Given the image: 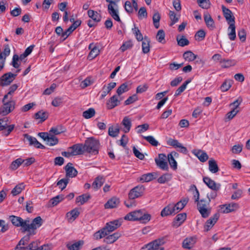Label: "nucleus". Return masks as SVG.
<instances>
[{
	"instance_id": "nucleus-1",
	"label": "nucleus",
	"mask_w": 250,
	"mask_h": 250,
	"mask_svg": "<svg viewBox=\"0 0 250 250\" xmlns=\"http://www.w3.org/2000/svg\"><path fill=\"white\" fill-rule=\"evenodd\" d=\"M150 218L151 215L145 212L144 210L142 209L131 211L127 213L124 217L125 220H126L132 221L139 220L144 223L148 222Z\"/></svg>"
},
{
	"instance_id": "nucleus-2",
	"label": "nucleus",
	"mask_w": 250,
	"mask_h": 250,
	"mask_svg": "<svg viewBox=\"0 0 250 250\" xmlns=\"http://www.w3.org/2000/svg\"><path fill=\"white\" fill-rule=\"evenodd\" d=\"M84 150L92 155H96L99 152L100 143L99 141L89 138L85 142L83 146Z\"/></svg>"
},
{
	"instance_id": "nucleus-3",
	"label": "nucleus",
	"mask_w": 250,
	"mask_h": 250,
	"mask_svg": "<svg viewBox=\"0 0 250 250\" xmlns=\"http://www.w3.org/2000/svg\"><path fill=\"white\" fill-rule=\"evenodd\" d=\"M26 231L30 233V234H34V231L40 227L43 223V220L40 216L34 218L30 223L29 218L26 219Z\"/></svg>"
},
{
	"instance_id": "nucleus-4",
	"label": "nucleus",
	"mask_w": 250,
	"mask_h": 250,
	"mask_svg": "<svg viewBox=\"0 0 250 250\" xmlns=\"http://www.w3.org/2000/svg\"><path fill=\"white\" fill-rule=\"evenodd\" d=\"M2 105L0 107V115L6 116L14 110L15 107L16 102L11 100H2Z\"/></svg>"
},
{
	"instance_id": "nucleus-5",
	"label": "nucleus",
	"mask_w": 250,
	"mask_h": 250,
	"mask_svg": "<svg viewBox=\"0 0 250 250\" xmlns=\"http://www.w3.org/2000/svg\"><path fill=\"white\" fill-rule=\"evenodd\" d=\"M164 243L163 239H157L145 245L141 248V250H164L162 246Z\"/></svg>"
},
{
	"instance_id": "nucleus-6",
	"label": "nucleus",
	"mask_w": 250,
	"mask_h": 250,
	"mask_svg": "<svg viewBox=\"0 0 250 250\" xmlns=\"http://www.w3.org/2000/svg\"><path fill=\"white\" fill-rule=\"evenodd\" d=\"M9 219L13 225L16 227H21L23 231H26V219L23 220L21 217L15 215L9 216Z\"/></svg>"
},
{
	"instance_id": "nucleus-7",
	"label": "nucleus",
	"mask_w": 250,
	"mask_h": 250,
	"mask_svg": "<svg viewBox=\"0 0 250 250\" xmlns=\"http://www.w3.org/2000/svg\"><path fill=\"white\" fill-rule=\"evenodd\" d=\"M145 190V188L143 186H136L132 188L128 193L129 199L133 200L142 196Z\"/></svg>"
},
{
	"instance_id": "nucleus-8",
	"label": "nucleus",
	"mask_w": 250,
	"mask_h": 250,
	"mask_svg": "<svg viewBox=\"0 0 250 250\" xmlns=\"http://www.w3.org/2000/svg\"><path fill=\"white\" fill-rule=\"evenodd\" d=\"M16 76L17 74L11 72L4 74L0 78V85L3 86L9 85L15 79Z\"/></svg>"
},
{
	"instance_id": "nucleus-9",
	"label": "nucleus",
	"mask_w": 250,
	"mask_h": 250,
	"mask_svg": "<svg viewBox=\"0 0 250 250\" xmlns=\"http://www.w3.org/2000/svg\"><path fill=\"white\" fill-rule=\"evenodd\" d=\"M166 159V155L165 154L161 153L159 154L158 158L155 159V161L157 166L161 169L164 170H167L168 167Z\"/></svg>"
},
{
	"instance_id": "nucleus-10",
	"label": "nucleus",
	"mask_w": 250,
	"mask_h": 250,
	"mask_svg": "<svg viewBox=\"0 0 250 250\" xmlns=\"http://www.w3.org/2000/svg\"><path fill=\"white\" fill-rule=\"evenodd\" d=\"M220 208L222 212L228 213L236 211L239 208V205L238 203H231L221 205Z\"/></svg>"
},
{
	"instance_id": "nucleus-11",
	"label": "nucleus",
	"mask_w": 250,
	"mask_h": 250,
	"mask_svg": "<svg viewBox=\"0 0 250 250\" xmlns=\"http://www.w3.org/2000/svg\"><path fill=\"white\" fill-rule=\"evenodd\" d=\"M204 20L207 27L210 30L212 31L216 28L215 22L208 12H204Z\"/></svg>"
},
{
	"instance_id": "nucleus-12",
	"label": "nucleus",
	"mask_w": 250,
	"mask_h": 250,
	"mask_svg": "<svg viewBox=\"0 0 250 250\" xmlns=\"http://www.w3.org/2000/svg\"><path fill=\"white\" fill-rule=\"evenodd\" d=\"M167 144L168 145L173 146L174 147L178 148H179L178 151L181 153H183L185 154L188 153V150H187V148L186 147L184 146L177 140L172 139L170 138L167 141Z\"/></svg>"
},
{
	"instance_id": "nucleus-13",
	"label": "nucleus",
	"mask_w": 250,
	"mask_h": 250,
	"mask_svg": "<svg viewBox=\"0 0 250 250\" xmlns=\"http://www.w3.org/2000/svg\"><path fill=\"white\" fill-rule=\"evenodd\" d=\"M24 139L28 141L29 145L33 146L37 148L44 149L45 148V146L38 142L36 138L30 136L28 134H24Z\"/></svg>"
},
{
	"instance_id": "nucleus-14",
	"label": "nucleus",
	"mask_w": 250,
	"mask_h": 250,
	"mask_svg": "<svg viewBox=\"0 0 250 250\" xmlns=\"http://www.w3.org/2000/svg\"><path fill=\"white\" fill-rule=\"evenodd\" d=\"M223 15L225 18L228 24L231 23H235V17L233 16L232 12L228 8L226 7L224 5H222L221 6Z\"/></svg>"
},
{
	"instance_id": "nucleus-15",
	"label": "nucleus",
	"mask_w": 250,
	"mask_h": 250,
	"mask_svg": "<svg viewBox=\"0 0 250 250\" xmlns=\"http://www.w3.org/2000/svg\"><path fill=\"white\" fill-rule=\"evenodd\" d=\"M121 226V224L118 220L109 222L106 224V226L104 228L107 235L111 232L114 231Z\"/></svg>"
},
{
	"instance_id": "nucleus-16",
	"label": "nucleus",
	"mask_w": 250,
	"mask_h": 250,
	"mask_svg": "<svg viewBox=\"0 0 250 250\" xmlns=\"http://www.w3.org/2000/svg\"><path fill=\"white\" fill-rule=\"evenodd\" d=\"M64 170L66 172L65 178L75 177L78 174L77 170L73 167V164L71 163H68L65 166Z\"/></svg>"
},
{
	"instance_id": "nucleus-17",
	"label": "nucleus",
	"mask_w": 250,
	"mask_h": 250,
	"mask_svg": "<svg viewBox=\"0 0 250 250\" xmlns=\"http://www.w3.org/2000/svg\"><path fill=\"white\" fill-rule=\"evenodd\" d=\"M173 207V203H170L166 206L161 212L162 217H166L176 214L175 209Z\"/></svg>"
},
{
	"instance_id": "nucleus-18",
	"label": "nucleus",
	"mask_w": 250,
	"mask_h": 250,
	"mask_svg": "<svg viewBox=\"0 0 250 250\" xmlns=\"http://www.w3.org/2000/svg\"><path fill=\"white\" fill-rule=\"evenodd\" d=\"M219 217V214L216 213L207 221L204 225V230L206 231H208L215 225Z\"/></svg>"
},
{
	"instance_id": "nucleus-19",
	"label": "nucleus",
	"mask_w": 250,
	"mask_h": 250,
	"mask_svg": "<svg viewBox=\"0 0 250 250\" xmlns=\"http://www.w3.org/2000/svg\"><path fill=\"white\" fill-rule=\"evenodd\" d=\"M197 241V237L195 236L187 237L185 239L182 243L184 249H191Z\"/></svg>"
},
{
	"instance_id": "nucleus-20",
	"label": "nucleus",
	"mask_w": 250,
	"mask_h": 250,
	"mask_svg": "<svg viewBox=\"0 0 250 250\" xmlns=\"http://www.w3.org/2000/svg\"><path fill=\"white\" fill-rule=\"evenodd\" d=\"M69 150H70L71 154L73 156L82 154L84 151L83 146L81 144H77L73 145L69 147Z\"/></svg>"
},
{
	"instance_id": "nucleus-21",
	"label": "nucleus",
	"mask_w": 250,
	"mask_h": 250,
	"mask_svg": "<svg viewBox=\"0 0 250 250\" xmlns=\"http://www.w3.org/2000/svg\"><path fill=\"white\" fill-rule=\"evenodd\" d=\"M203 181L209 188L213 190L217 191L220 188L221 185L220 184H216L209 177H204Z\"/></svg>"
},
{
	"instance_id": "nucleus-22",
	"label": "nucleus",
	"mask_w": 250,
	"mask_h": 250,
	"mask_svg": "<svg viewBox=\"0 0 250 250\" xmlns=\"http://www.w3.org/2000/svg\"><path fill=\"white\" fill-rule=\"evenodd\" d=\"M120 104L116 95L112 96L106 102V107L108 109H111Z\"/></svg>"
},
{
	"instance_id": "nucleus-23",
	"label": "nucleus",
	"mask_w": 250,
	"mask_h": 250,
	"mask_svg": "<svg viewBox=\"0 0 250 250\" xmlns=\"http://www.w3.org/2000/svg\"><path fill=\"white\" fill-rule=\"evenodd\" d=\"M192 152L201 162H206L208 158L207 153L203 150L194 149Z\"/></svg>"
},
{
	"instance_id": "nucleus-24",
	"label": "nucleus",
	"mask_w": 250,
	"mask_h": 250,
	"mask_svg": "<svg viewBox=\"0 0 250 250\" xmlns=\"http://www.w3.org/2000/svg\"><path fill=\"white\" fill-rule=\"evenodd\" d=\"M120 203V200L119 198L113 197L110 199L104 204V208H117Z\"/></svg>"
},
{
	"instance_id": "nucleus-25",
	"label": "nucleus",
	"mask_w": 250,
	"mask_h": 250,
	"mask_svg": "<svg viewBox=\"0 0 250 250\" xmlns=\"http://www.w3.org/2000/svg\"><path fill=\"white\" fill-rule=\"evenodd\" d=\"M178 154L176 152H172L168 155V160L169 164L172 168L176 170L177 168V163L174 159V157H177Z\"/></svg>"
},
{
	"instance_id": "nucleus-26",
	"label": "nucleus",
	"mask_w": 250,
	"mask_h": 250,
	"mask_svg": "<svg viewBox=\"0 0 250 250\" xmlns=\"http://www.w3.org/2000/svg\"><path fill=\"white\" fill-rule=\"evenodd\" d=\"M116 85V83L114 82L110 83L108 84L107 86L104 85L102 89V93L101 96V98H104L110 91L114 88Z\"/></svg>"
},
{
	"instance_id": "nucleus-27",
	"label": "nucleus",
	"mask_w": 250,
	"mask_h": 250,
	"mask_svg": "<svg viewBox=\"0 0 250 250\" xmlns=\"http://www.w3.org/2000/svg\"><path fill=\"white\" fill-rule=\"evenodd\" d=\"M187 214L186 213L178 214L173 221V226L175 227L180 226L186 219Z\"/></svg>"
},
{
	"instance_id": "nucleus-28",
	"label": "nucleus",
	"mask_w": 250,
	"mask_h": 250,
	"mask_svg": "<svg viewBox=\"0 0 250 250\" xmlns=\"http://www.w3.org/2000/svg\"><path fill=\"white\" fill-rule=\"evenodd\" d=\"M188 201V198H186L178 202L176 204L173 203V207L175 208L176 213L177 214L178 212L180 211L187 205Z\"/></svg>"
},
{
	"instance_id": "nucleus-29",
	"label": "nucleus",
	"mask_w": 250,
	"mask_h": 250,
	"mask_svg": "<svg viewBox=\"0 0 250 250\" xmlns=\"http://www.w3.org/2000/svg\"><path fill=\"white\" fill-rule=\"evenodd\" d=\"M83 245L84 241L81 240L72 244H67L66 247L68 250H80Z\"/></svg>"
},
{
	"instance_id": "nucleus-30",
	"label": "nucleus",
	"mask_w": 250,
	"mask_h": 250,
	"mask_svg": "<svg viewBox=\"0 0 250 250\" xmlns=\"http://www.w3.org/2000/svg\"><path fill=\"white\" fill-rule=\"evenodd\" d=\"M157 173L155 172L148 173L143 174L140 178V181L143 183L148 182L156 178Z\"/></svg>"
},
{
	"instance_id": "nucleus-31",
	"label": "nucleus",
	"mask_w": 250,
	"mask_h": 250,
	"mask_svg": "<svg viewBox=\"0 0 250 250\" xmlns=\"http://www.w3.org/2000/svg\"><path fill=\"white\" fill-rule=\"evenodd\" d=\"M19 87L18 84H12L9 88V91L8 93L4 96V100H12V97L15 91Z\"/></svg>"
},
{
	"instance_id": "nucleus-32",
	"label": "nucleus",
	"mask_w": 250,
	"mask_h": 250,
	"mask_svg": "<svg viewBox=\"0 0 250 250\" xmlns=\"http://www.w3.org/2000/svg\"><path fill=\"white\" fill-rule=\"evenodd\" d=\"M122 125L124 126L123 131L125 133H127L130 131L131 127V121L127 116H125L124 118Z\"/></svg>"
},
{
	"instance_id": "nucleus-33",
	"label": "nucleus",
	"mask_w": 250,
	"mask_h": 250,
	"mask_svg": "<svg viewBox=\"0 0 250 250\" xmlns=\"http://www.w3.org/2000/svg\"><path fill=\"white\" fill-rule=\"evenodd\" d=\"M87 15L89 18L92 19L95 22H99L101 20V15L97 11L93 10H89L87 11Z\"/></svg>"
},
{
	"instance_id": "nucleus-34",
	"label": "nucleus",
	"mask_w": 250,
	"mask_h": 250,
	"mask_svg": "<svg viewBox=\"0 0 250 250\" xmlns=\"http://www.w3.org/2000/svg\"><path fill=\"white\" fill-rule=\"evenodd\" d=\"M228 28V37L230 41H234L236 39L235 25V23H231L229 24Z\"/></svg>"
},
{
	"instance_id": "nucleus-35",
	"label": "nucleus",
	"mask_w": 250,
	"mask_h": 250,
	"mask_svg": "<svg viewBox=\"0 0 250 250\" xmlns=\"http://www.w3.org/2000/svg\"><path fill=\"white\" fill-rule=\"evenodd\" d=\"M121 236L119 232H115L104 238V242L107 244H112L115 242Z\"/></svg>"
},
{
	"instance_id": "nucleus-36",
	"label": "nucleus",
	"mask_w": 250,
	"mask_h": 250,
	"mask_svg": "<svg viewBox=\"0 0 250 250\" xmlns=\"http://www.w3.org/2000/svg\"><path fill=\"white\" fill-rule=\"evenodd\" d=\"M208 168L209 171L213 173H215L219 171V169L217 162L214 159L211 158L208 161Z\"/></svg>"
},
{
	"instance_id": "nucleus-37",
	"label": "nucleus",
	"mask_w": 250,
	"mask_h": 250,
	"mask_svg": "<svg viewBox=\"0 0 250 250\" xmlns=\"http://www.w3.org/2000/svg\"><path fill=\"white\" fill-rule=\"evenodd\" d=\"M237 62L235 60L223 59L221 62V67L223 68H229L235 65Z\"/></svg>"
},
{
	"instance_id": "nucleus-38",
	"label": "nucleus",
	"mask_w": 250,
	"mask_h": 250,
	"mask_svg": "<svg viewBox=\"0 0 250 250\" xmlns=\"http://www.w3.org/2000/svg\"><path fill=\"white\" fill-rule=\"evenodd\" d=\"M104 181V178L103 176H98L92 183V188L96 189L99 188L103 185Z\"/></svg>"
},
{
	"instance_id": "nucleus-39",
	"label": "nucleus",
	"mask_w": 250,
	"mask_h": 250,
	"mask_svg": "<svg viewBox=\"0 0 250 250\" xmlns=\"http://www.w3.org/2000/svg\"><path fill=\"white\" fill-rule=\"evenodd\" d=\"M80 212L78 209L75 208L66 213V216L69 221H74L79 215Z\"/></svg>"
},
{
	"instance_id": "nucleus-40",
	"label": "nucleus",
	"mask_w": 250,
	"mask_h": 250,
	"mask_svg": "<svg viewBox=\"0 0 250 250\" xmlns=\"http://www.w3.org/2000/svg\"><path fill=\"white\" fill-rule=\"evenodd\" d=\"M48 113L46 111L41 110L35 113V117L36 119H40L41 122H42L47 119Z\"/></svg>"
},
{
	"instance_id": "nucleus-41",
	"label": "nucleus",
	"mask_w": 250,
	"mask_h": 250,
	"mask_svg": "<svg viewBox=\"0 0 250 250\" xmlns=\"http://www.w3.org/2000/svg\"><path fill=\"white\" fill-rule=\"evenodd\" d=\"M183 57L186 61L192 62L197 58V56L191 51H187L183 54Z\"/></svg>"
},
{
	"instance_id": "nucleus-42",
	"label": "nucleus",
	"mask_w": 250,
	"mask_h": 250,
	"mask_svg": "<svg viewBox=\"0 0 250 250\" xmlns=\"http://www.w3.org/2000/svg\"><path fill=\"white\" fill-rule=\"evenodd\" d=\"M25 188V185L23 183L17 185L11 191V194L13 196L19 194Z\"/></svg>"
},
{
	"instance_id": "nucleus-43",
	"label": "nucleus",
	"mask_w": 250,
	"mask_h": 250,
	"mask_svg": "<svg viewBox=\"0 0 250 250\" xmlns=\"http://www.w3.org/2000/svg\"><path fill=\"white\" fill-rule=\"evenodd\" d=\"M172 178V175L170 173H165L161 176L157 180L160 184H164L169 181Z\"/></svg>"
},
{
	"instance_id": "nucleus-44",
	"label": "nucleus",
	"mask_w": 250,
	"mask_h": 250,
	"mask_svg": "<svg viewBox=\"0 0 250 250\" xmlns=\"http://www.w3.org/2000/svg\"><path fill=\"white\" fill-rule=\"evenodd\" d=\"M90 198V195L88 194H84L77 197L76 199L77 203H80L81 205H83L86 203Z\"/></svg>"
},
{
	"instance_id": "nucleus-45",
	"label": "nucleus",
	"mask_w": 250,
	"mask_h": 250,
	"mask_svg": "<svg viewBox=\"0 0 250 250\" xmlns=\"http://www.w3.org/2000/svg\"><path fill=\"white\" fill-rule=\"evenodd\" d=\"M197 2L203 9H208L210 7L211 3L209 0H197Z\"/></svg>"
},
{
	"instance_id": "nucleus-46",
	"label": "nucleus",
	"mask_w": 250,
	"mask_h": 250,
	"mask_svg": "<svg viewBox=\"0 0 250 250\" xmlns=\"http://www.w3.org/2000/svg\"><path fill=\"white\" fill-rule=\"evenodd\" d=\"M191 82V80L188 79L181 85L176 91L174 96L177 97L180 95L186 88L187 85Z\"/></svg>"
},
{
	"instance_id": "nucleus-47",
	"label": "nucleus",
	"mask_w": 250,
	"mask_h": 250,
	"mask_svg": "<svg viewBox=\"0 0 250 250\" xmlns=\"http://www.w3.org/2000/svg\"><path fill=\"white\" fill-rule=\"evenodd\" d=\"M58 138L53 135L50 134L46 141V145L50 146H53L58 143Z\"/></svg>"
},
{
	"instance_id": "nucleus-48",
	"label": "nucleus",
	"mask_w": 250,
	"mask_h": 250,
	"mask_svg": "<svg viewBox=\"0 0 250 250\" xmlns=\"http://www.w3.org/2000/svg\"><path fill=\"white\" fill-rule=\"evenodd\" d=\"M95 114V110L93 108H90L83 113V116L85 119H90Z\"/></svg>"
},
{
	"instance_id": "nucleus-49",
	"label": "nucleus",
	"mask_w": 250,
	"mask_h": 250,
	"mask_svg": "<svg viewBox=\"0 0 250 250\" xmlns=\"http://www.w3.org/2000/svg\"><path fill=\"white\" fill-rule=\"evenodd\" d=\"M160 14L158 12H156L153 15L152 20L154 27L158 29L160 26Z\"/></svg>"
},
{
	"instance_id": "nucleus-50",
	"label": "nucleus",
	"mask_w": 250,
	"mask_h": 250,
	"mask_svg": "<svg viewBox=\"0 0 250 250\" xmlns=\"http://www.w3.org/2000/svg\"><path fill=\"white\" fill-rule=\"evenodd\" d=\"M210 202V199L208 197V200H205L204 199H201L197 203V209H200L201 208H208L209 202Z\"/></svg>"
},
{
	"instance_id": "nucleus-51",
	"label": "nucleus",
	"mask_w": 250,
	"mask_h": 250,
	"mask_svg": "<svg viewBox=\"0 0 250 250\" xmlns=\"http://www.w3.org/2000/svg\"><path fill=\"white\" fill-rule=\"evenodd\" d=\"M23 160L21 158L14 161L10 165V168L12 170L17 169L23 162Z\"/></svg>"
},
{
	"instance_id": "nucleus-52",
	"label": "nucleus",
	"mask_w": 250,
	"mask_h": 250,
	"mask_svg": "<svg viewBox=\"0 0 250 250\" xmlns=\"http://www.w3.org/2000/svg\"><path fill=\"white\" fill-rule=\"evenodd\" d=\"M178 44L180 46H185L189 44L188 40L184 36L181 37H177L176 38Z\"/></svg>"
},
{
	"instance_id": "nucleus-53",
	"label": "nucleus",
	"mask_w": 250,
	"mask_h": 250,
	"mask_svg": "<svg viewBox=\"0 0 250 250\" xmlns=\"http://www.w3.org/2000/svg\"><path fill=\"white\" fill-rule=\"evenodd\" d=\"M63 199V196L62 195H57L52 199H51L49 201V203L52 207H54L57 205L60 202H61Z\"/></svg>"
},
{
	"instance_id": "nucleus-54",
	"label": "nucleus",
	"mask_w": 250,
	"mask_h": 250,
	"mask_svg": "<svg viewBox=\"0 0 250 250\" xmlns=\"http://www.w3.org/2000/svg\"><path fill=\"white\" fill-rule=\"evenodd\" d=\"M100 53V50L97 46L96 48H94L92 50L90 51L88 56V59L90 60H92L95 58Z\"/></svg>"
},
{
	"instance_id": "nucleus-55",
	"label": "nucleus",
	"mask_w": 250,
	"mask_h": 250,
	"mask_svg": "<svg viewBox=\"0 0 250 250\" xmlns=\"http://www.w3.org/2000/svg\"><path fill=\"white\" fill-rule=\"evenodd\" d=\"M120 132V129L118 126L114 127L110 126L108 128V134L112 137H117Z\"/></svg>"
},
{
	"instance_id": "nucleus-56",
	"label": "nucleus",
	"mask_w": 250,
	"mask_h": 250,
	"mask_svg": "<svg viewBox=\"0 0 250 250\" xmlns=\"http://www.w3.org/2000/svg\"><path fill=\"white\" fill-rule=\"evenodd\" d=\"M149 41L145 39L144 41L142 42V51L145 54L147 53L150 51Z\"/></svg>"
},
{
	"instance_id": "nucleus-57",
	"label": "nucleus",
	"mask_w": 250,
	"mask_h": 250,
	"mask_svg": "<svg viewBox=\"0 0 250 250\" xmlns=\"http://www.w3.org/2000/svg\"><path fill=\"white\" fill-rule=\"evenodd\" d=\"M129 90L128 84L127 83H124L122 84L117 89V93L118 96H120L123 93Z\"/></svg>"
},
{
	"instance_id": "nucleus-58",
	"label": "nucleus",
	"mask_w": 250,
	"mask_h": 250,
	"mask_svg": "<svg viewBox=\"0 0 250 250\" xmlns=\"http://www.w3.org/2000/svg\"><path fill=\"white\" fill-rule=\"evenodd\" d=\"M69 181V179L68 178H65L62 179L57 182V185L59 186V188L62 190L66 188Z\"/></svg>"
},
{
	"instance_id": "nucleus-59",
	"label": "nucleus",
	"mask_w": 250,
	"mask_h": 250,
	"mask_svg": "<svg viewBox=\"0 0 250 250\" xmlns=\"http://www.w3.org/2000/svg\"><path fill=\"white\" fill-rule=\"evenodd\" d=\"M231 81L230 80H226L222 84L220 87V89L222 92H226L228 91L231 86Z\"/></svg>"
},
{
	"instance_id": "nucleus-60",
	"label": "nucleus",
	"mask_w": 250,
	"mask_h": 250,
	"mask_svg": "<svg viewBox=\"0 0 250 250\" xmlns=\"http://www.w3.org/2000/svg\"><path fill=\"white\" fill-rule=\"evenodd\" d=\"M106 235H107V233L104 229L103 228L101 230L95 232L94 234V237L95 239L98 240L101 239L103 237H104Z\"/></svg>"
},
{
	"instance_id": "nucleus-61",
	"label": "nucleus",
	"mask_w": 250,
	"mask_h": 250,
	"mask_svg": "<svg viewBox=\"0 0 250 250\" xmlns=\"http://www.w3.org/2000/svg\"><path fill=\"white\" fill-rule=\"evenodd\" d=\"M165 33L163 30H159L157 34L156 38L159 42L164 43L165 42Z\"/></svg>"
},
{
	"instance_id": "nucleus-62",
	"label": "nucleus",
	"mask_w": 250,
	"mask_h": 250,
	"mask_svg": "<svg viewBox=\"0 0 250 250\" xmlns=\"http://www.w3.org/2000/svg\"><path fill=\"white\" fill-rule=\"evenodd\" d=\"M203 218H207L210 215L211 209L210 208L198 209Z\"/></svg>"
},
{
	"instance_id": "nucleus-63",
	"label": "nucleus",
	"mask_w": 250,
	"mask_h": 250,
	"mask_svg": "<svg viewBox=\"0 0 250 250\" xmlns=\"http://www.w3.org/2000/svg\"><path fill=\"white\" fill-rule=\"evenodd\" d=\"M132 32L135 34L136 39L138 41H142L143 39V35L138 27H134L132 29Z\"/></svg>"
},
{
	"instance_id": "nucleus-64",
	"label": "nucleus",
	"mask_w": 250,
	"mask_h": 250,
	"mask_svg": "<svg viewBox=\"0 0 250 250\" xmlns=\"http://www.w3.org/2000/svg\"><path fill=\"white\" fill-rule=\"evenodd\" d=\"M143 138L153 146H157L159 144L158 142L152 136H143Z\"/></svg>"
}]
</instances>
